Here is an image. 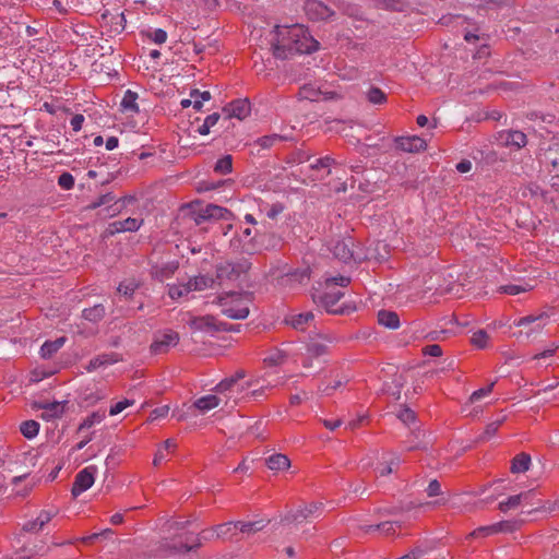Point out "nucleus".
Masks as SVG:
<instances>
[{"label":"nucleus","instance_id":"obj_1","mask_svg":"<svg viewBox=\"0 0 559 559\" xmlns=\"http://www.w3.org/2000/svg\"><path fill=\"white\" fill-rule=\"evenodd\" d=\"M270 36L272 52L277 59H288L296 53H311L314 49V38L309 29L300 24L276 25Z\"/></svg>","mask_w":559,"mask_h":559},{"label":"nucleus","instance_id":"obj_2","mask_svg":"<svg viewBox=\"0 0 559 559\" xmlns=\"http://www.w3.org/2000/svg\"><path fill=\"white\" fill-rule=\"evenodd\" d=\"M316 169L317 180L320 179L324 181L322 186L326 187V191L322 192L324 195L346 191L347 174L341 164L326 156L317 160Z\"/></svg>","mask_w":559,"mask_h":559},{"label":"nucleus","instance_id":"obj_3","mask_svg":"<svg viewBox=\"0 0 559 559\" xmlns=\"http://www.w3.org/2000/svg\"><path fill=\"white\" fill-rule=\"evenodd\" d=\"M349 282V277L342 275L326 278L325 290L321 296L320 305H317V311L320 307L330 314L348 313L352 308L345 305H338V301L344 296V293L341 288L346 287Z\"/></svg>","mask_w":559,"mask_h":559},{"label":"nucleus","instance_id":"obj_4","mask_svg":"<svg viewBox=\"0 0 559 559\" xmlns=\"http://www.w3.org/2000/svg\"><path fill=\"white\" fill-rule=\"evenodd\" d=\"M252 302V293L228 292L217 297V304L222 307V313L234 320L246 319L249 313V305Z\"/></svg>","mask_w":559,"mask_h":559},{"label":"nucleus","instance_id":"obj_5","mask_svg":"<svg viewBox=\"0 0 559 559\" xmlns=\"http://www.w3.org/2000/svg\"><path fill=\"white\" fill-rule=\"evenodd\" d=\"M548 322L549 316L547 312L522 317L513 323L514 326L519 328L514 335L521 340L534 341L540 336Z\"/></svg>","mask_w":559,"mask_h":559},{"label":"nucleus","instance_id":"obj_6","mask_svg":"<svg viewBox=\"0 0 559 559\" xmlns=\"http://www.w3.org/2000/svg\"><path fill=\"white\" fill-rule=\"evenodd\" d=\"M425 290L433 292L437 295H459L461 285L456 283L450 270L435 272L425 282Z\"/></svg>","mask_w":559,"mask_h":559},{"label":"nucleus","instance_id":"obj_7","mask_svg":"<svg viewBox=\"0 0 559 559\" xmlns=\"http://www.w3.org/2000/svg\"><path fill=\"white\" fill-rule=\"evenodd\" d=\"M251 264L248 260L241 259L237 262H223L216 266V277L218 280L237 281L242 274L247 273Z\"/></svg>","mask_w":559,"mask_h":559},{"label":"nucleus","instance_id":"obj_8","mask_svg":"<svg viewBox=\"0 0 559 559\" xmlns=\"http://www.w3.org/2000/svg\"><path fill=\"white\" fill-rule=\"evenodd\" d=\"M96 473L97 466L90 465L76 474L71 488V493L74 498L79 497L82 492L86 491L93 486Z\"/></svg>","mask_w":559,"mask_h":559},{"label":"nucleus","instance_id":"obj_9","mask_svg":"<svg viewBox=\"0 0 559 559\" xmlns=\"http://www.w3.org/2000/svg\"><path fill=\"white\" fill-rule=\"evenodd\" d=\"M343 384V379L334 369H322L319 372V383L317 391L322 395H331L337 388Z\"/></svg>","mask_w":559,"mask_h":559},{"label":"nucleus","instance_id":"obj_10","mask_svg":"<svg viewBox=\"0 0 559 559\" xmlns=\"http://www.w3.org/2000/svg\"><path fill=\"white\" fill-rule=\"evenodd\" d=\"M190 328L195 331H227V322L217 321L213 316L194 317L189 322Z\"/></svg>","mask_w":559,"mask_h":559},{"label":"nucleus","instance_id":"obj_11","mask_svg":"<svg viewBox=\"0 0 559 559\" xmlns=\"http://www.w3.org/2000/svg\"><path fill=\"white\" fill-rule=\"evenodd\" d=\"M178 342L179 334L173 330H168L155 336L151 345V352L155 355L167 353L169 348L176 346Z\"/></svg>","mask_w":559,"mask_h":559},{"label":"nucleus","instance_id":"obj_12","mask_svg":"<svg viewBox=\"0 0 559 559\" xmlns=\"http://www.w3.org/2000/svg\"><path fill=\"white\" fill-rule=\"evenodd\" d=\"M230 216L231 212L227 209L215 204H209L195 214L194 221L197 225H200L210 219H229Z\"/></svg>","mask_w":559,"mask_h":559},{"label":"nucleus","instance_id":"obj_13","mask_svg":"<svg viewBox=\"0 0 559 559\" xmlns=\"http://www.w3.org/2000/svg\"><path fill=\"white\" fill-rule=\"evenodd\" d=\"M401 464V457L396 453H389L382 456L374 472L377 477H384L393 473Z\"/></svg>","mask_w":559,"mask_h":559},{"label":"nucleus","instance_id":"obj_14","mask_svg":"<svg viewBox=\"0 0 559 559\" xmlns=\"http://www.w3.org/2000/svg\"><path fill=\"white\" fill-rule=\"evenodd\" d=\"M353 239L352 238H344L335 241V245L332 249H330L334 257L342 260L343 262H349L350 260L355 259L354 251H353Z\"/></svg>","mask_w":559,"mask_h":559},{"label":"nucleus","instance_id":"obj_15","mask_svg":"<svg viewBox=\"0 0 559 559\" xmlns=\"http://www.w3.org/2000/svg\"><path fill=\"white\" fill-rule=\"evenodd\" d=\"M33 408L43 409L41 418L44 420H51L60 418L64 413V405L60 402L43 403L35 402Z\"/></svg>","mask_w":559,"mask_h":559},{"label":"nucleus","instance_id":"obj_16","mask_svg":"<svg viewBox=\"0 0 559 559\" xmlns=\"http://www.w3.org/2000/svg\"><path fill=\"white\" fill-rule=\"evenodd\" d=\"M212 531L215 532V537L217 539L236 542L240 540V537H238V521L215 525L212 527Z\"/></svg>","mask_w":559,"mask_h":559},{"label":"nucleus","instance_id":"obj_17","mask_svg":"<svg viewBox=\"0 0 559 559\" xmlns=\"http://www.w3.org/2000/svg\"><path fill=\"white\" fill-rule=\"evenodd\" d=\"M396 146L408 153L424 151L427 146V143L424 139L413 135V136H401L395 140Z\"/></svg>","mask_w":559,"mask_h":559},{"label":"nucleus","instance_id":"obj_18","mask_svg":"<svg viewBox=\"0 0 559 559\" xmlns=\"http://www.w3.org/2000/svg\"><path fill=\"white\" fill-rule=\"evenodd\" d=\"M224 111L227 112V118L235 117L242 120L250 114L251 106L248 99H237L226 106Z\"/></svg>","mask_w":559,"mask_h":559},{"label":"nucleus","instance_id":"obj_19","mask_svg":"<svg viewBox=\"0 0 559 559\" xmlns=\"http://www.w3.org/2000/svg\"><path fill=\"white\" fill-rule=\"evenodd\" d=\"M536 496H533L531 498L523 499L522 504L524 506H532L534 509L530 511L532 512H540V513H551L554 511L559 510V501H542L540 499H536Z\"/></svg>","mask_w":559,"mask_h":559},{"label":"nucleus","instance_id":"obj_20","mask_svg":"<svg viewBox=\"0 0 559 559\" xmlns=\"http://www.w3.org/2000/svg\"><path fill=\"white\" fill-rule=\"evenodd\" d=\"M500 139L507 146H513L515 148L524 147L527 143L525 133L518 130L503 131L500 134Z\"/></svg>","mask_w":559,"mask_h":559},{"label":"nucleus","instance_id":"obj_21","mask_svg":"<svg viewBox=\"0 0 559 559\" xmlns=\"http://www.w3.org/2000/svg\"><path fill=\"white\" fill-rule=\"evenodd\" d=\"M142 219L138 221L133 217H128L123 221H117L109 225V234L114 235L116 233H123V231H135L140 228L142 224Z\"/></svg>","mask_w":559,"mask_h":559},{"label":"nucleus","instance_id":"obj_22","mask_svg":"<svg viewBox=\"0 0 559 559\" xmlns=\"http://www.w3.org/2000/svg\"><path fill=\"white\" fill-rule=\"evenodd\" d=\"M313 319L314 314L311 311H308L285 318V323L290 325L296 331L304 332L307 329L308 323Z\"/></svg>","mask_w":559,"mask_h":559},{"label":"nucleus","instance_id":"obj_23","mask_svg":"<svg viewBox=\"0 0 559 559\" xmlns=\"http://www.w3.org/2000/svg\"><path fill=\"white\" fill-rule=\"evenodd\" d=\"M535 495L536 490H527L519 495L511 496L507 500L499 502L498 508L501 512H507L521 506L523 499L531 498Z\"/></svg>","mask_w":559,"mask_h":559},{"label":"nucleus","instance_id":"obj_24","mask_svg":"<svg viewBox=\"0 0 559 559\" xmlns=\"http://www.w3.org/2000/svg\"><path fill=\"white\" fill-rule=\"evenodd\" d=\"M265 465L273 472H282L290 467V460L285 454L274 453L265 459Z\"/></svg>","mask_w":559,"mask_h":559},{"label":"nucleus","instance_id":"obj_25","mask_svg":"<svg viewBox=\"0 0 559 559\" xmlns=\"http://www.w3.org/2000/svg\"><path fill=\"white\" fill-rule=\"evenodd\" d=\"M119 360H120V358H119L118 354H115V353L102 354V355H98L90 360V362L86 367V370L91 372V371L96 370L99 367L111 365Z\"/></svg>","mask_w":559,"mask_h":559},{"label":"nucleus","instance_id":"obj_26","mask_svg":"<svg viewBox=\"0 0 559 559\" xmlns=\"http://www.w3.org/2000/svg\"><path fill=\"white\" fill-rule=\"evenodd\" d=\"M222 402V399L217 395H205L198 399L193 406L198 408L200 412L205 413L212 408L217 407Z\"/></svg>","mask_w":559,"mask_h":559},{"label":"nucleus","instance_id":"obj_27","mask_svg":"<svg viewBox=\"0 0 559 559\" xmlns=\"http://www.w3.org/2000/svg\"><path fill=\"white\" fill-rule=\"evenodd\" d=\"M379 324L395 330L400 326V319L397 313L393 311L381 310L378 312Z\"/></svg>","mask_w":559,"mask_h":559},{"label":"nucleus","instance_id":"obj_28","mask_svg":"<svg viewBox=\"0 0 559 559\" xmlns=\"http://www.w3.org/2000/svg\"><path fill=\"white\" fill-rule=\"evenodd\" d=\"M214 280L206 275L195 276L190 278L186 285L189 293L194 290H203L205 288L212 287Z\"/></svg>","mask_w":559,"mask_h":559},{"label":"nucleus","instance_id":"obj_29","mask_svg":"<svg viewBox=\"0 0 559 559\" xmlns=\"http://www.w3.org/2000/svg\"><path fill=\"white\" fill-rule=\"evenodd\" d=\"M66 343V337H59L55 341H46L40 348V355L43 358L47 359L52 357Z\"/></svg>","mask_w":559,"mask_h":559},{"label":"nucleus","instance_id":"obj_30","mask_svg":"<svg viewBox=\"0 0 559 559\" xmlns=\"http://www.w3.org/2000/svg\"><path fill=\"white\" fill-rule=\"evenodd\" d=\"M395 527L396 523L383 522L377 525H361L360 530L366 534L380 531L383 535L391 536L395 534Z\"/></svg>","mask_w":559,"mask_h":559},{"label":"nucleus","instance_id":"obj_31","mask_svg":"<svg viewBox=\"0 0 559 559\" xmlns=\"http://www.w3.org/2000/svg\"><path fill=\"white\" fill-rule=\"evenodd\" d=\"M531 466V456L526 453L515 455L511 463V472L513 474L524 473Z\"/></svg>","mask_w":559,"mask_h":559},{"label":"nucleus","instance_id":"obj_32","mask_svg":"<svg viewBox=\"0 0 559 559\" xmlns=\"http://www.w3.org/2000/svg\"><path fill=\"white\" fill-rule=\"evenodd\" d=\"M177 443L174 439H167L156 451L153 464L159 466L164 460H166L167 453L176 449Z\"/></svg>","mask_w":559,"mask_h":559},{"label":"nucleus","instance_id":"obj_33","mask_svg":"<svg viewBox=\"0 0 559 559\" xmlns=\"http://www.w3.org/2000/svg\"><path fill=\"white\" fill-rule=\"evenodd\" d=\"M265 524L263 521H253V522H243L238 521V536L240 534L243 535H253L264 528Z\"/></svg>","mask_w":559,"mask_h":559},{"label":"nucleus","instance_id":"obj_34","mask_svg":"<svg viewBox=\"0 0 559 559\" xmlns=\"http://www.w3.org/2000/svg\"><path fill=\"white\" fill-rule=\"evenodd\" d=\"M106 313V309L103 305L98 304L91 308H86L82 311V317L91 322H98L100 321Z\"/></svg>","mask_w":559,"mask_h":559},{"label":"nucleus","instance_id":"obj_35","mask_svg":"<svg viewBox=\"0 0 559 559\" xmlns=\"http://www.w3.org/2000/svg\"><path fill=\"white\" fill-rule=\"evenodd\" d=\"M138 94L131 90H128L124 93V96L121 100V107L124 111L136 114L139 112V106L136 103Z\"/></svg>","mask_w":559,"mask_h":559},{"label":"nucleus","instance_id":"obj_36","mask_svg":"<svg viewBox=\"0 0 559 559\" xmlns=\"http://www.w3.org/2000/svg\"><path fill=\"white\" fill-rule=\"evenodd\" d=\"M180 540L176 542L173 540L171 543H167V548L174 551H191L195 548H199L201 546V542L195 543L192 546L188 545L189 537H183L182 535L179 536Z\"/></svg>","mask_w":559,"mask_h":559},{"label":"nucleus","instance_id":"obj_37","mask_svg":"<svg viewBox=\"0 0 559 559\" xmlns=\"http://www.w3.org/2000/svg\"><path fill=\"white\" fill-rule=\"evenodd\" d=\"M374 5L379 9L392 10V11H402L406 4L407 0H372Z\"/></svg>","mask_w":559,"mask_h":559},{"label":"nucleus","instance_id":"obj_38","mask_svg":"<svg viewBox=\"0 0 559 559\" xmlns=\"http://www.w3.org/2000/svg\"><path fill=\"white\" fill-rule=\"evenodd\" d=\"M176 269L177 266L173 263H167L163 266H154L152 269V275L156 280L163 282L164 280L170 277L175 273Z\"/></svg>","mask_w":559,"mask_h":559},{"label":"nucleus","instance_id":"obj_39","mask_svg":"<svg viewBox=\"0 0 559 559\" xmlns=\"http://www.w3.org/2000/svg\"><path fill=\"white\" fill-rule=\"evenodd\" d=\"M39 427L40 425L38 421L29 419L21 424L20 431L25 438L32 439L38 435Z\"/></svg>","mask_w":559,"mask_h":559},{"label":"nucleus","instance_id":"obj_40","mask_svg":"<svg viewBox=\"0 0 559 559\" xmlns=\"http://www.w3.org/2000/svg\"><path fill=\"white\" fill-rule=\"evenodd\" d=\"M287 359V354L282 349H273L265 358L264 362L267 366L276 367L283 365Z\"/></svg>","mask_w":559,"mask_h":559},{"label":"nucleus","instance_id":"obj_41","mask_svg":"<svg viewBox=\"0 0 559 559\" xmlns=\"http://www.w3.org/2000/svg\"><path fill=\"white\" fill-rule=\"evenodd\" d=\"M284 140H285V138L282 135L270 134V135H264V136L259 138L254 142V144L260 146L263 150H267V148H271L272 146H274L276 143H280Z\"/></svg>","mask_w":559,"mask_h":559},{"label":"nucleus","instance_id":"obj_42","mask_svg":"<svg viewBox=\"0 0 559 559\" xmlns=\"http://www.w3.org/2000/svg\"><path fill=\"white\" fill-rule=\"evenodd\" d=\"M105 419V413L94 412L87 416L79 426L78 432H82L85 429H90L95 424H99Z\"/></svg>","mask_w":559,"mask_h":559},{"label":"nucleus","instance_id":"obj_43","mask_svg":"<svg viewBox=\"0 0 559 559\" xmlns=\"http://www.w3.org/2000/svg\"><path fill=\"white\" fill-rule=\"evenodd\" d=\"M233 170V157L231 155H225L224 157L219 158L215 166L214 171L221 175H226L231 173Z\"/></svg>","mask_w":559,"mask_h":559},{"label":"nucleus","instance_id":"obj_44","mask_svg":"<svg viewBox=\"0 0 559 559\" xmlns=\"http://www.w3.org/2000/svg\"><path fill=\"white\" fill-rule=\"evenodd\" d=\"M532 289L528 284H509L499 287V292L508 295H519L521 293Z\"/></svg>","mask_w":559,"mask_h":559},{"label":"nucleus","instance_id":"obj_45","mask_svg":"<svg viewBox=\"0 0 559 559\" xmlns=\"http://www.w3.org/2000/svg\"><path fill=\"white\" fill-rule=\"evenodd\" d=\"M471 342L477 348H486L489 342V335L485 330H478L473 333Z\"/></svg>","mask_w":559,"mask_h":559},{"label":"nucleus","instance_id":"obj_46","mask_svg":"<svg viewBox=\"0 0 559 559\" xmlns=\"http://www.w3.org/2000/svg\"><path fill=\"white\" fill-rule=\"evenodd\" d=\"M219 117H221V116H219V114H217V112H214V114H212V115H209V116L205 118L204 122H203V123L198 128V130H197V131H198L201 135H206V134H209V133H210V129H211L212 127H214V126L217 123V121L219 120Z\"/></svg>","mask_w":559,"mask_h":559},{"label":"nucleus","instance_id":"obj_47","mask_svg":"<svg viewBox=\"0 0 559 559\" xmlns=\"http://www.w3.org/2000/svg\"><path fill=\"white\" fill-rule=\"evenodd\" d=\"M367 99L373 105H381L386 102V95L378 87H371L367 92Z\"/></svg>","mask_w":559,"mask_h":559},{"label":"nucleus","instance_id":"obj_48","mask_svg":"<svg viewBox=\"0 0 559 559\" xmlns=\"http://www.w3.org/2000/svg\"><path fill=\"white\" fill-rule=\"evenodd\" d=\"M237 386V378H227L222 380L214 389V391L218 394H224L226 392H234Z\"/></svg>","mask_w":559,"mask_h":559},{"label":"nucleus","instance_id":"obj_49","mask_svg":"<svg viewBox=\"0 0 559 559\" xmlns=\"http://www.w3.org/2000/svg\"><path fill=\"white\" fill-rule=\"evenodd\" d=\"M545 159L552 165L554 168L559 166V144L555 143L545 152Z\"/></svg>","mask_w":559,"mask_h":559},{"label":"nucleus","instance_id":"obj_50","mask_svg":"<svg viewBox=\"0 0 559 559\" xmlns=\"http://www.w3.org/2000/svg\"><path fill=\"white\" fill-rule=\"evenodd\" d=\"M495 534H498L497 527L495 526V524H491V525L480 526V527L476 528L475 531H473L469 534V537L480 538V537H487V536L495 535Z\"/></svg>","mask_w":559,"mask_h":559},{"label":"nucleus","instance_id":"obj_51","mask_svg":"<svg viewBox=\"0 0 559 559\" xmlns=\"http://www.w3.org/2000/svg\"><path fill=\"white\" fill-rule=\"evenodd\" d=\"M503 419H500V420H496V421H492V423H489L484 432L480 435L479 439L481 441H487L489 439H491L496 432L498 431L500 425L502 424Z\"/></svg>","mask_w":559,"mask_h":559},{"label":"nucleus","instance_id":"obj_52","mask_svg":"<svg viewBox=\"0 0 559 559\" xmlns=\"http://www.w3.org/2000/svg\"><path fill=\"white\" fill-rule=\"evenodd\" d=\"M297 96L300 102H302V100L313 102L314 100V87L310 83L305 84L304 86H301L299 88Z\"/></svg>","mask_w":559,"mask_h":559},{"label":"nucleus","instance_id":"obj_53","mask_svg":"<svg viewBox=\"0 0 559 559\" xmlns=\"http://www.w3.org/2000/svg\"><path fill=\"white\" fill-rule=\"evenodd\" d=\"M115 199H116V197L111 192L102 194L97 198V200H95L91 204H88L86 209L95 210L102 205H105V204H108V203L115 201Z\"/></svg>","mask_w":559,"mask_h":559},{"label":"nucleus","instance_id":"obj_54","mask_svg":"<svg viewBox=\"0 0 559 559\" xmlns=\"http://www.w3.org/2000/svg\"><path fill=\"white\" fill-rule=\"evenodd\" d=\"M311 269L309 265L302 270H296L295 272L289 274V280L298 283H302L304 280H310Z\"/></svg>","mask_w":559,"mask_h":559},{"label":"nucleus","instance_id":"obj_55","mask_svg":"<svg viewBox=\"0 0 559 559\" xmlns=\"http://www.w3.org/2000/svg\"><path fill=\"white\" fill-rule=\"evenodd\" d=\"M556 349H557V346L547 348V349L532 356L531 360L536 361V366H542L543 361H546V359L554 356Z\"/></svg>","mask_w":559,"mask_h":559},{"label":"nucleus","instance_id":"obj_56","mask_svg":"<svg viewBox=\"0 0 559 559\" xmlns=\"http://www.w3.org/2000/svg\"><path fill=\"white\" fill-rule=\"evenodd\" d=\"M136 288H138V285L134 282L130 281V282L120 283L117 290L119 294H121L124 297H131L134 294Z\"/></svg>","mask_w":559,"mask_h":559},{"label":"nucleus","instance_id":"obj_57","mask_svg":"<svg viewBox=\"0 0 559 559\" xmlns=\"http://www.w3.org/2000/svg\"><path fill=\"white\" fill-rule=\"evenodd\" d=\"M58 185L64 190H70L74 187V177L70 173H62L58 178Z\"/></svg>","mask_w":559,"mask_h":559},{"label":"nucleus","instance_id":"obj_58","mask_svg":"<svg viewBox=\"0 0 559 559\" xmlns=\"http://www.w3.org/2000/svg\"><path fill=\"white\" fill-rule=\"evenodd\" d=\"M495 526L497 527V533H511L519 527V524L512 521H501L495 523Z\"/></svg>","mask_w":559,"mask_h":559},{"label":"nucleus","instance_id":"obj_59","mask_svg":"<svg viewBox=\"0 0 559 559\" xmlns=\"http://www.w3.org/2000/svg\"><path fill=\"white\" fill-rule=\"evenodd\" d=\"M493 385H495V383L492 382V383L488 384V385H487V386H485V388H481V389H479V390L474 391V392L472 393L471 397H469V401H471L472 403H474V402H477V401H479L480 399H483V397H485V396L489 395V394L491 393V391H492Z\"/></svg>","mask_w":559,"mask_h":559},{"label":"nucleus","instance_id":"obj_60","mask_svg":"<svg viewBox=\"0 0 559 559\" xmlns=\"http://www.w3.org/2000/svg\"><path fill=\"white\" fill-rule=\"evenodd\" d=\"M189 290L186 284L174 285L169 287V297L171 299H179L180 297L188 295Z\"/></svg>","mask_w":559,"mask_h":559},{"label":"nucleus","instance_id":"obj_61","mask_svg":"<svg viewBox=\"0 0 559 559\" xmlns=\"http://www.w3.org/2000/svg\"><path fill=\"white\" fill-rule=\"evenodd\" d=\"M134 402L132 400L124 399L115 405H112L109 409V415L115 416L124 411L128 406H131Z\"/></svg>","mask_w":559,"mask_h":559},{"label":"nucleus","instance_id":"obj_62","mask_svg":"<svg viewBox=\"0 0 559 559\" xmlns=\"http://www.w3.org/2000/svg\"><path fill=\"white\" fill-rule=\"evenodd\" d=\"M397 418L404 424L409 425L415 420V413L407 407H403L399 411Z\"/></svg>","mask_w":559,"mask_h":559},{"label":"nucleus","instance_id":"obj_63","mask_svg":"<svg viewBox=\"0 0 559 559\" xmlns=\"http://www.w3.org/2000/svg\"><path fill=\"white\" fill-rule=\"evenodd\" d=\"M333 15V11L325 4L317 2V20H328Z\"/></svg>","mask_w":559,"mask_h":559},{"label":"nucleus","instance_id":"obj_64","mask_svg":"<svg viewBox=\"0 0 559 559\" xmlns=\"http://www.w3.org/2000/svg\"><path fill=\"white\" fill-rule=\"evenodd\" d=\"M426 493L428 497H436L441 495V485L437 479H432L429 481Z\"/></svg>","mask_w":559,"mask_h":559}]
</instances>
